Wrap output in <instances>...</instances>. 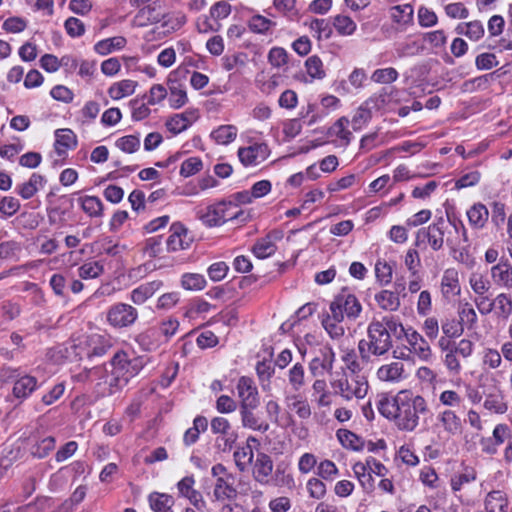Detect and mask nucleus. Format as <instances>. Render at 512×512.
<instances>
[{
	"mask_svg": "<svg viewBox=\"0 0 512 512\" xmlns=\"http://www.w3.org/2000/svg\"><path fill=\"white\" fill-rule=\"evenodd\" d=\"M483 405L485 409L497 414H504L508 409L507 404L500 395H488Z\"/></svg>",
	"mask_w": 512,
	"mask_h": 512,
	"instance_id": "obj_58",
	"label": "nucleus"
},
{
	"mask_svg": "<svg viewBox=\"0 0 512 512\" xmlns=\"http://www.w3.org/2000/svg\"><path fill=\"white\" fill-rule=\"evenodd\" d=\"M344 319H336L335 314L327 315L322 320V325L332 339H340L344 335V327L341 322Z\"/></svg>",
	"mask_w": 512,
	"mask_h": 512,
	"instance_id": "obj_44",
	"label": "nucleus"
},
{
	"mask_svg": "<svg viewBox=\"0 0 512 512\" xmlns=\"http://www.w3.org/2000/svg\"><path fill=\"white\" fill-rule=\"evenodd\" d=\"M251 467L252 478L256 483L267 486L273 482L272 472L274 463L270 455L264 452H258Z\"/></svg>",
	"mask_w": 512,
	"mask_h": 512,
	"instance_id": "obj_9",
	"label": "nucleus"
},
{
	"mask_svg": "<svg viewBox=\"0 0 512 512\" xmlns=\"http://www.w3.org/2000/svg\"><path fill=\"white\" fill-rule=\"evenodd\" d=\"M235 465L240 472H246L254 462V452L249 444L237 448L233 454Z\"/></svg>",
	"mask_w": 512,
	"mask_h": 512,
	"instance_id": "obj_31",
	"label": "nucleus"
},
{
	"mask_svg": "<svg viewBox=\"0 0 512 512\" xmlns=\"http://www.w3.org/2000/svg\"><path fill=\"white\" fill-rule=\"evenodd\" d=\"M257 407H240V416L243 427L265 433L269 430V424L260 420L253 412Z\"/></svg>",
	"mask_w": 512,
	"mask_h": 512,
	"instance_id": "obj_24",
	"label": "nucleus"
},
{
	"mask_svg": "<svg viewBox=\"0 0 512 512\" xmlns=\"http://www.w3.org/2000/svg\"><path fill=\"white\" fill-rule=\"evenodd\" d=\"M273 5L277 11L290 20H294L299 15L296 8V0H274Z\"/></svg>",
	"mask_w": 512,
	"mask_h": 512,
	"instance_id": "obj_59",
	"label": "nucleus"
},
{
	"mask_svg": "<svg viewBox=\"0 0 512 512\" xmlns=\"http://www.w3.org/2000/svg\"><path fill=\"white\" fill-rule=\"evenodd\" d=\"M392 10V18L397 23L407 24L413 20V8L409 4L395 6Z\"/></svg>",
	"mask_w": 512,
	"mask_h": 512,
	"instance_id": "obj_61",
	"label": "nucleus"
},
{
	"mask_svg": "<svg viewBox=\"0 0 512 512\" xmlns=\"http://www.w3.org/2000/svg\"><path fill=\"white\" fill-rule=\"evenodd\" d=\"M137 319V309L132 305L122 302L110 306L106 314V321L116 329L131 327Z\"/></svg>",
	"mask_w": 512,
	"mask_h": 512,
	"instance_id": "obj_7",
	"label": "nucleus"
},
{
	"mask_svg": "<svg viewBox=\"0 0 512 512\" xmlns=\"http://www.w3.org/2000/svg\"><path fill=\"white\" fill-rule=\"evenodd\" d=\"M493 309L497 317L502 319H508L512 314V298L506 293H500L492 301Z\"/></svg>",
	"mask_w": 512,
	"mask_h": 512,
	"instance_id": "obj_40",
	"label": "nucleus"
},
{
	"mask_svg": "<svg viewBox=\"0 0 512 512\" xmlns=\"http://www.w3.org/2000/svg\"><path fill=\"white\" fill-rule=\"evenodd\" d=\"M442 331L448 338H457L463 334V324L456 319H446L442 322Z\"/></svg>",
	"mask_w": 512,
	"mask_h": 512,
	"instance_id": "obj_64",
	"label": "nucleus"
},
{
	"mask_svg": "<svg viewBox=\"0 0 512 512\" xmlns=\"http://www.w3.org/2000/svg\"><path fill=\"white\" fill-rule=\"evenodd\" d=\"M46 184L44 176L33 173L27 182L17 185L16 192L23 199H31Z\"/></svg>",
	"mask_w": 512,
	"mask_h": 512,
	"instance_id": "obj_22",
	"label": "nucleus"
},
{
	"mask_svg": "<svg viewBox=\"0 0 512 512\" xmlns=\"http://www.w3.org/2000/svg\"><path fill=\"white\" fill-rule=\"evenodd\" d=\"M195 479L193 476H186L177 483L179 495L187 498L190 503L197 509H201L205 505L202 494L194 489Z\"/></svg>",
	"mask_w": 512,
	"mask_h": 512,
	"instance_id": "obj_17",
	"label": "nucleus"
},
{
	"mask_svg": "<svg viewBox=\"0 0 512 512\" xmlns=\"http://www.w3.org/2000/svg\"><path fill=\"white\" fill-rule=\"evenodd\" d=\"M22 252V244L16 240L0 243V258L3 260L18 261Z\"/></svg>",
	"mask_w": 512,
	"mask_h": 512,
	"instance_id": "obj_42",
	"label": "nucleus"
},
{
	"mask_svg": "<svg viewBox=\"0 0 512 512\" xmlns=\"http://www.w3.org/2000/svg\"><path fill=\"white\" fill-rule=\"evenodd\" d=\"M111 364L113 370L112 378L109 382L110 393H114L126 386L129 380L137 375L142 368L138 359H130L124 351L117 352L113 356Z\"/></svg>",
	"mask_w": 512,
	"mask_h": 512,
	"instance_id": "obj_4",
	"label": "nucleus"
},
{
	"mask_svg": "<svg viewBox=\"0 0 512 512\" xmlns=\"http://www.w3.org/2000/svg\"><path fill=\"white\" fill-rule=\"evenodd\" d=\"M104 272V266L99 261H90L82 264L78 273L82 279H94Z\"/></svg>",
	"mask_w": 512,
	"mask_h": 512,
	"instance_id": "obj_51",
	"label": "nucleus"
},
{
	"mask_svg": "<svg viewBox=\"0 0 512 512\" xmlns=\"http://www.w3.org/2000/svg\"><path fill=\"white\" fill-rule=\"evenodd\" d=\"M55 137V151L59 156L65 154L66 150L75 148L77 145L76 135L70 129L56 130Z\"/></svg>",
	"mask_w": 512,
	"mask_h": 512,
	"instance_id": "obj_26",
	"label": "nucleus"
},
{
	"mask_svg": "<svg viewBox=\"0 0 512 512\" xmlns=\"http://www.w3.org/2000/svg\"><path fill=\"white\" fill-rule=\"evenodd\" d=\"M507 495L501 490L490 491L484 499L485 512H507Z\"/></svg>",
	"mask_w": 512,
	"mask_h": 512,
	"instance_id": "obj_21",
	"label": "nucleus"
},
{
	"mask_svg": "<svg viewBox=\"0 0 512 512\" xmlns=\"http://www.w3.org/2000/svg\"><path fill=\"white\" fill-rule=\"evenodd\" d=\"M125 45L126 39L122 36H117L97 42L94 49L100 55H107L113 50L122 49Z\"/></svg>",
	"mask_w": 512,
	"mask_h": 512,
	"instance_id": "obj_41",
	"label": "nucleus"
},
{
	"mask_svg": "<svg viewBox=\"0 0 512 512\" xmlns=\"http://www.w3.org/2000/svg\"><path fill=\"white\" fill-rule=\"evenodd\" d=\"M393 347L391 335L378 323V319L373 318L367 327L366 338L358 342V352L361 361L368 363L371 356H384Z\"/></svg>",
	"mask_w": 512,
	"mask_h": 512,
	"instance_id": "obj_3",
	"label": "nucleus"
},
{
	"mask_svg": "<svg viewBox=\"0 0 512 512\" xmlns=\"http://www.w3.org/2000/svg\"><path fill=\"white\" fill-rule=\"evenodd\" d=\"M398 72L392 67L377 69L373 72L371 80L376 83L389 84L396 81Z\"/></svg>",
	"mask_w": 512,
	"mask_h": 512,
	"instance_id": "obj_62",
	"label": "nucleus"
},
{
	"mask_svg": "<svg viewBox=\"0 0 512 512\" xmlns=\"http://www.w3.org/2000/svg\"><path fill=\"white\" fill-rule=\"evenodd\" d=\"M367 470L368 467L365 463L357 462L353 465V472L358 478L362 487L367 491H371L374 488V479L371 476V473L367 472Z\"/></svg>",
	"mask_w": 512,
	"mask_h": 512,
	"instance_id": "obj_48",
	"label": "nucleus"
},
{
	"mask_svg": "<svg viewBox=\"0 0 512 512\" xmlns=\"http://www.w3.org/2000/svg\"><path fill=\"white\" fill-rule=\"evenodd\" d=\"M168 84H169V90H170V95H169L170 106L174 109L181 108L188 101L186 90L180 83H178L177 81H173L170 78L168 80Z\"/></svg>",
	"mask_w": 512,
	"mask_h": 512,
	"instance_id": "obj_33",
	"label": "nucleus"
},
{
	"mask_svg": "<svg viewBox=\"0 0 512 512\" xmlns=\"http://www.w3.org/2000/svg\"><path fill=\"white\" fill-rule=\"evenodd\" d=\"M349 120L346 117L339 118L334 125L329 129V134L331 136H336L341 140L345 141V144H349L351 139V132L346 129Z\"/></svg>",
	"mask_w": 512,
	"mask_h": 512,
	"instance_id": "obj_55",
	"label": "nucleus"
},
{
	"mask_svg": "<svg viewBox=\"0 0 512 512\" xmlns=\"http://www.w3.org/2000/svg\"><path fill=\"white\" fill-rule=\"evenodd\" d=\"M211 431L214 434H220L225 437V447H228L229 449L232 447L233 443L236 440V434L232 431V427L228 419L224 417H214L211 420Z\"/></svg>",
	"mask_w": 512,
	"mask_h": 512,
	"instance_id": "obj_23",
	"label": "nucleus"
},
{
	"mask_svg": "<svg viewBox=\"0 0 512 512\" xmlns=\"http://www.w3.org/2000/svg\"><path fill=\"white\" fill-rule=\"evenodd\" d=\"M337 438L345 448L359 451L363 447L361 438L349 430L339 429L337 431Z\"/></svg>",
	"mask_w": 512,
	"mask_h": 512,
	"instance_id": "obj_45",
	"label": "nucleus"
},
{
	"mask_svg": "<svg viewBox=\"0 0 512 512\" xmlns=\"http://www.w3.org/2000/svg\"><path fill=\"white\" fill-rule=\"evenodd\" d=\"M469 284L477 295H484L489 291L491 284L482 274L473 273L470 276Z\"/></svg>",
	"mask_w": 512,
	"mask_h": 512,
	"instance_id": "obj_63",
	"label": "nucleus"
},
{
	"mask_svg": "<svg viewBox=\"0 0 512 512\" xmlns=\"http://www.w3.org/2000/svg\"><path fill=\"white\" fill-rule=\"evenodd\" d=\"M490 275L496 286L512 289V264L507 258L502 257L497 264L493 265Z\"/></svg>",
	"mask_w": 512,
	"mask_h": 512,
	"instance_id": "obj_14",
	"label": "nucleus"
},
{
	"mask_svg": "<svg viewBox=\"0 0 512 512\" xmlns=\"http://www.w3.org/2000/svg\"><path fill=\"white\" fill-rule=\"evenodd\" d=\"M437 425L449 436L461 434L463 429L461 418L452 409H445L437 415Z\"/></svg>",
	"mask_w": 512,
	"mask_h": 512,
	"instance_id": "obj_16",
	"label": "nucleus"
},
{
	"mask_svg": "<svg viewBox=\"0 0 512 512\" xmlns=\"http://www.w3.org/2000/svg\"><path fill=\"white\" fill-rule=\"evenodd\" d=\"M192 239L188 237L187 228L179 223H173L170 227V235L166 239V246L169 252H175L189 248Z\"/></svg>",
	"mask_w": 512,
	"mask_h": 512,
	"instance_id": "obj_13",
	"label": "nucleus"
},
{
	"mask_svg": "<svg viewBox=\"0 0 512 512\" xmlns=\"http://www.w3.org/2000/svg\"><path fill=\"white\" fill-rule=\"evenodd\" d=\"M82 210L90 217L103 215V203L97 196H83L78 199Z\"/></svg>",
	"mask_w": 512,
	"mask_h": 512,
	"instance_id": "obj_37",
	"label": "nucleus"
},
{
	"mask_svg": "<svg viewBox=\"0 0 512 512\" xmlns=\"http://www.w3.org/2000/svg\"><path fill=\"white\" fill-rule=\"evenodd\" d=\"M286 400H293V402L291 404H289V406L295 410L297 416L300 419L310 418L312 411H311V407L306 399H302L297 395H293V396H287Z\"/></svg>",
	"mask_w": 512,
	"mask_h": 512,
	"instance_id": "obj_54",
	"label": "nucleus"
},
{
	"mask_svg": "<svg viewBox=\"0 0 512 512\" xmlns=\"http://www.w3.org/2000/svg\"><path fill=\"white\" fill-rule=\"evenodd\" d=\"M162 285L163 283L160 280H154L141 284L131 291L130 299L134 304L141 305L146 300L151 298L158 290H160Z\"/></svg>",
	"mask_w": 512,
	"mask_h": 512,
	"instance_id": "obj_19",
	"label": "nucleus"
},
{
	"mask_svg": "<svg viewBox=\"0 0 512 512\" xmlns=\"http://www.w3.org/2000/svg\"><path fill=\"white\" fill-rule=\"evenodd\" d=\"M208 428V421L204 416H197L193 420V427L186 430L183 442L186 446L194 444L199 439L200 432L206 431Z\"/></svg>",
	"mask_w": 512,
	"mask_h": 512,
	"instance_id": "obj_34",
	"label": "nucleus"
},
{
	"mask_svg": "<svg viewBox=\"0 0 512 512\" xmlns=\"http://www.w3.org/2000/svg\"><path fill=\"white\" fill-rule=\"evenodd\" d=\"M240 407H258L260 404L258 389L254 381L246 376L240 377L237 383Z\"/></svg>",
	"mask_w": 512,
	"mask_h": 512,
	"instance_id": "obj_11",
	"label": "nucleus"
},
{
	"mask_svg": "<svg viewBox=\"0 0 512 512\" xmlns=\"http://www.w3.org/2000/svg\"><path fill=\"white\" fill-rule=\"evenodd\" d=\"M378 323H380L391 336L394 335L397 338H400L402 334L405 335L406 331L402 323L394 316H384L381 319H378Z\"/></svg>",
	"mask_w": 512,
	"mask_h": 512,
	"instance_id": "obj_49",
	"label": "nucleus"
},
{
	"mask_svg": "<svg viewBox=\"0 0 512 512\" xmlns=\"http://www.w3.org/2000/svg\"><path fill=\"white\" fill-rule=\"evenodd\" d=\"M331 386L335 393L345 400L362 399L366 396L369 388L365 376H348L347 374L331 381Z\"/></svg>",
	"mask_w": 512,
	"mask_h": 512,
	"instance_id": "obj_5",
	"label": "nucleus"
},
{
	"mask_svg": "<svg viewBox=\"0 0 512 512\" xmlns=\"http://www.w3.org/2000/svg\"><path fill=\"white\" fill-rule=\"evenodd\" d=\"M362 311V305L357 297L347 289H343L330 303V312L336 319L356 320Z\"/></svg>",
	"mask_w": 512,
	"mask_h": 512,
	"instance_id": "obj_6",
	"label": "nucleus"
},
{
	"mask_svg": "<svg viewBox=\"0 0 512 512\" xmlns=\"http://www.w3.org/2000/svg\"><path fill=\"white\" fill-rule=\"evenodd\" d=\"M272 481L269 486H290L293 483V477L287 473L286 467L279 464L272 472Z\"/></svg>",
	"mask_w": 512,
	"mask_h": 512,
	"instance_id": "obj_57",
	"label": "nucleus"
},
{
	"mask_svg": "<svg viewBox=\"0 0 512 512\" xmlns=\"http://www.w3.org/2000/svg\"><path fill=\"white\" fill-rule=\"evenodd\" d=\"M148 500L154 512H173L174 499L171 495L153 492L149 495Z\"/></svg>",
	"mask_w": 512,
	"mask_h": 512,
	"instance_id": "obj_30",
	"label": "nucleus"
},
{
	"mask_svg": "<svg viewBox=\"0 0 512 512\" xmlns=\"http://www.w3.org/2000/svg\"><path fill=\"white\" fill-rule=\"evenodd\" d=\"M137 82L125 79L112 84L108 89L109 96L114 100H119L135 92Z\"/></svg>",
	"mask_w": 512,
	"mask_h": 512,
	"instance_id": "obj_32",
	"label": "nucleus"
},
{
	"mask_svg": "<svg viewBox=\"0 0 512 512\" xmlns=\"http://www.w3.org/2000/svg\"><path fill=\"white\" fill-rule=\"evenodd\" d=\"M441 291L445 297L460 294L461 287L459 283V276L455 269H447L444 271L441 279Z\"/></svg>",
	"mask_w": 512,
	"mask_h": 512,
	"instance_id": "obj_25",
	"label": "nucleus"
},
{
	"mask_svg": "<svg viewBox=\"0 0 512 512\" xmlns=\"http://www.w3.org/2000/svg\"><path fill=\"white\" fill-rule=\"evenodd\" d=\"M235 207L232 202L221 201L208 206L206 211L200 214V219L208 227L220 226L228 220L238 216L237 213H228L229 208Z\"/></svg>",
	"mask_w": 512,
	"mask_h": 512,
	"instance_id": "obj_8",
	"label": "nucleus"
},
{
	"mask_svg": "<svg viewBox=\"0 0 512 512\" xmlns=\"http://www.w3.org/2000/svg\"><path fill=\"white\" fill-rule=\"evenodd\" d=\"M405 337L411 347V351L418 355L422 360L427 361L432 353L429 343L415 330L405 332Z\"/></svg>",
	"mask_w": 512,
	"mask_h": 512,
	"instance_id": "obj_18",
	"label": "nucleus"
},
{
	"mask_svg": "<svg viewBox=\"0 0 512 512\" xmlns=\"http://www.w3.org/2000/svg\"><path fill=\"white\" fill-rule=\"evenodd\" d=\"M235 476H226L225 478H217L213 489V498L218 502L232 501L238 496L236 487L234 486Z\"/></svg>",
	"mask_w": 512,
	"mask_h": 512,
	"instance_id": "obj_15",
	"label": "nucleus"
},
{
	"mask_svg": "<svg viewBox=\"0 0 512 512\" xmlns=\"http://www.w3.org/2000/svg\"><path fill=\"white\" fill-rule=\"evenodd\" d=\"M181 284L186 290H202L206 286V280L201 274L186 273L181 278Z\"/></svg>",
	"mask_w": 512,
	"mask_h": 512,
	"instance_id": "obj_53",
	"label": "nucleus"
},
{
	"mask_svg": "<svg viewBox=\"0 0 512 512\" xmlns=\"http://www.w3.org/2000/svg\"><path fill=\"white\" fill-rule=\"evenodd\" d=\"M404 365L400 362H392L382 365L377 370V378L384 382H397L402 378Z\"/></svg>",
	"mask_w": 512,
	"mask_h": 512,
	"instance_id": "obj_28",
	"label": "nucleus"
},
{
	"mask_svg": "<svg viewBox=\"0 0 512 512\" xmlns=\"http://www.w3.org/2000/svg\"><path fill=\"white\" fill-rule=\"evenodd\" d=\"M427 240L434 251L443 248L444 243L450 249L451 255L459 261H463L464 252L461 250V244L468 242L467 231L461 220L448 217L445 220L439 217L427 228L420 229L416 236V245L421 241Z\"/></svg>",
	"mask_w": 512,
	"mask_h": 512,
	"instance_id": "obj_2",
	"label": "nucleus"
},
{
	"mask_svg": "<svg viewBox=\"0 0 512 512\" xmlns=\"http://www.w3.org/2000/svg\"><path fill=\"white\" fill-rule=\"evenodd\" d=\"M38 387L37 378L31 375L20 374L13 386V395L18 399L29 397Z\"/></svg>",
	"mask_w": 512,
	"mask_h": 512,
	"instance_id": "obj_20",
	"label": "nucleus"
},
{
	"mask_svg": "<svg viewBox=\"0 0 512 512\" xmlns=\"http://www.w3.org/2000/svg\"><path fill=\"white\" fill-rule=\"evenodd\" d=\"M238 129L234 125H221L211 133V138L218 144L227 145L233 142L237 136Z\"/></svg>",
	"mask_w": 512,
	"mask_h": 512,
	"instance_id": "obj_39",
	"label": "nucleus"
},
{
	"mask_svg": "<svg viewBox=\"0 0 512 512\" xmlns=\"http://www.w3.org/2000/svg\"><path fill=\"white\" fill-rule=\"evenodd\" d=\"M276 23L262 15H254L248 22L249 29L258 34H267Z\"/></svg>",
	"mask_w": 512,
	"mask_h": 512,
	"instance_id": "obj_47",
	"label": "nucleus"
},
{
	"mask_svg": "<svg viewBox=\"0 0 512 512\" xmlns=\"http://www.w3.org/2000/svg\"><path fill=\"white\" fill-rule=\"evenodd\" d=\"M288 381L292 390L298 392L305 385V369L301 363H295L288 371Z\"/></svg>",
	"mask_w": 512,
	"mask_h": 512,
	"instance_id": "obj_43",
	"label": "nucleus"
},
{
	"mask_svg": "<svg viewBox=\"0 0 512 512\" xmlns=\"http://www.w3.org/2000/svg\"><path fill=\"white\" fill-rule=\"evenodd\" d=\"M489 212L485 205L481 203L474 204L468 211L467 217L472 227L476 229L483 228L488 220Z\"/></svg>",
	"mask_w": 512,
	"mask_h": 512,
	"instance_id": "obj_35",
	"label": "nucleus"
},
{
	"mask_svg": "<svg viewBox=\"0 0 512 512\" xmlns=\"http://www.w3.org/2000/svg\"><path fill=\"white\" fill-rule=\"evenodd\" d=\"M379 413L392 421L401 431L412 432L419 425L421 415L429 413L426 399L409 390H401L394 397H382L377 403Z\"/></svg>",
	"mask_w": 512,
	"mask_h": 512,
	"instance_id": "obj_1",
	"label": "nucleus"
},
{
	"mask_svg": "<svg viewBox=\"0 0 512 512\" xmlns=\"http://www.w3.org/2000/svg\"><path fill=\"white\" fill-rule=\"evenodd\" d=\"M269 148L265 143H254L238 149V158L244 166H256L269 156Z\"/></svg>",
	"mask_w": 512,
	"mask_h": 512,
	"instance_id": "obj_10",
	"label": "nucleus"
},
{
	"mask_svg": "<svg viewBox=\"0 0 512 512\" xmlns=\"http://www.w3.org/2000/svg\"><path fill=\"white\" fill-rule=\"evenodd\" d=\"M456 31L458 34L465 35L472 41L481 39L485 32L483 24L477 20L459 24Z\"/></svg>",
	"mask_w": 512,
	"mask_h": 512,
	"instance_id": "obj_38",
	"label": "nucleus"
},
{
	"mask_svg": "<svg viewBox=\"0 0 512 512\" xmlns=\"http://www.w3.org/2000/svg\"><path fill=\"white\" fill-rule=\"evenodd\" d=\"M116 146L125 153H134L140 148V138L136 135H127L116 141Z\"/></svg>",
	"mask_w": 512,
	"mask_h": 512,
	"instance_id": "obj_60",
	"label": "nucleus"
},
{
	"mask_svg": "<svg viewBox=\"0 0 512 512\" xmlns=\"http://www.w3.org/2000/svg\"><path fill=\"white\" fill-rule=\"evenodd\" d=\"M378 306L385 311H397L400 307V298L398 291L381 290L374 297Z\"/></svg>",
	"mask_w": 512,
	"mask_h": 512,
	"instance_id": "obj_27",
	"label": "nucleus"
},
{
	"mask_svg": "<svg viewBox=\"0 0 512 512\" xmlns=\"http://www.w3.org/2000/svg\"><path fill=\"white\" fill-rule=\"evenodd\" d=\"M55 448V439L52 436L45 437L34 444L31 454L36 458L46 457Z\"/></svg>",
	"mask_w": 512,
	"mask_h": 512,
	"instance_id": "obj_52",
	"label": "nucleus"
},
{
	"mask_svg": "<svg viewBox=\"0 0 512 512\" xmlns=\"http://www.w3.org/2000/svg\"><path fill=\"white\" fill-rule=\"evenodd\" d=\"M273 234L274 233H269L265 237L256 241L252 248V252L257 258L265 259L272 256L276 252L277 246L273 241Z\"/></svg>",
	"mask_w": 512,
	"mask_h": 512,
	"instance_id": "obj_29",
	"label": "nucleus"
},
{
	"mask_svg": "<svg viewBox=\"0 0 512 512\" xmlns=\"http://www.w3.org/2000/svg\"><path fill=\"white\" fill-rule=\"evenodd\" d=\"M66 33L72 38H78L85 34V24L76 17H68L64 22Z\"/></svg>",
	"mask_w": 512,
	"mask_h": 512,
	"instance_id": "obj_56",
	"label": "nucleus"
},
{
	"mask_svg": "<svg viewBox=\"0 0 512 512\" xmlns=\"http://www.w3.org/2000/svg\"><path fill=\"white\" fill-rule=\"evenodd\" d=\"M335 362V352L331 347L320 349V355L314 357L309 363V370L313 376H323L331 373Z\"/></svg>",
	"mask_w": 512,
	"mask_h": 512,
	"instance_id": "obj_12",
	"label": "nucleus"
},
{
	"mask_svg": "<svg viewBox=\"0 0 512 512\" xmlns=\"http://www.w3.org/2000/svg\"><path fill=\"white\" fill-rule=\"evenodd\" d=\"M157 337L158 329L150 327L139 333L135 337V341L141 346L143 350L152 351L155 350L159 345Z\"/></svg>",
	"mask_w": 512,
	"mask_h": 512,
	"instance_id": "obj_36",
	"label": "nucleus"
},
{
	"mask_svg": "<svg viewBox=\"0 0 512 512\" xmlns=\"http://www.w3.org/2000/svg\"><path fill=\"white\" fill-rule=\"evenodd\" d=\"M392 92L389 88H382L378 93L373 94L364 103L370 110H380L385 107L390 101Z\"/></svg>",
	"mask_w": 512,
	"mask_h": 512,
	"instance_id": "obj_46",
	"label": "nucleus"
},
{
	"mask_svg": "<svg viewBox=\"0 0 512 512\" xmlns=\"http://www.w3.org/2000/svg\"><path fill=\"white\" fill-rule=\"evenodd\" d=\"M333 26L336 31L343 36L352 35L356 30V23L345 15H337L334 17Z\"/></svg>",
	"mask_w": 512,
	"mask_h": 512,
	"instance_id": "obj_50",
	"label": "nucleus"
}]
</instances>
